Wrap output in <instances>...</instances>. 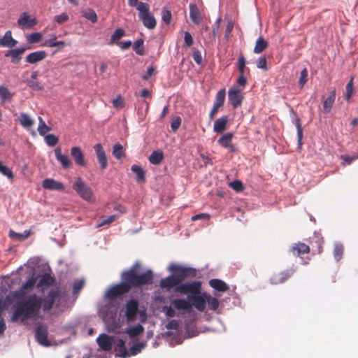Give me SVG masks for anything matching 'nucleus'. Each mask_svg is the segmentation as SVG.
I'll return each instance as SVG.
<instances>
[{
  "label": "nucleus",
  "instance_id": "f257e3e1",
  "mask_svg": "<svg viewBox=\"0 0 358 358\" xmlns=\"http://www.w3.org/2000/svg\"><path fill=\"white\" fill-rule=\"evenodd\" d=\"M37 276L32 273L17 289L12 294L15 300L14 310L11 317L13 322H24L29 319H36L40 317L42 297L31 292L36 284Z\"/></svg>",
  "mask_w": 358,
  "mask_h": 358
},
{
  "label": "nucleus",
  "instance_id": "f03ea898",
  "mask_svg": "<svg viewBox=\"0 0 358 358\" xmlns=\"http://www.w3.org/2000/svg\"><path fill=\"white\" fill-rule=\"evenodd\" d=\"M140 266V263L136 262L130 269L122 273V280H124L129 287V290L133 287H141L142 285L151 284L152 282L153 275L151 270H148L146 272L141 274H137L136 271Z\"/></svg>",
  "mask_w": 358,
  "mask_h": 358
},
{
  "label": "nucleus",
  "instance_id": "7ed1b4c3",
  "mask_svg": "<svg viewBox=\"0 0 358 358\" xmlns=\"http://www.w3.org/2000/svg\"><path fill=\"white\" fill-rule=\"evenodd\" d=\"M139 303L137 299H131L126 302L120 311V314L123 313L127 322H131L136 320L138 314L140 316V320L143 322L146 320L147 314L145 310H138Z\"/></svg>",
  "mask_w": 358,
  "mask_h": 358
},
{
  "label": "nucleus",
  "instance_id": "20e7f679",
  "mask_svg": "<svg viewBox=\"0 0 358 358\" xmlns=\"http://www.w3.org/2000/svg\"><path fill=\"white\" fill-rule=\"evenodd\" d=\"M145 347V343L136 341L134 342L129 350H127L125 347V341L119 338L115 341L114 348L117 356L127 358L138 355Z\"/></svg>",
  "mask_w": 358,
  "mask_h": 358
},
{
  "label": "nucleus",
  "instance_id": "39448f33",
  "mask_svg": "<svg viewBox=\"0 0 358 358\" xmlns=\"http://www.w3.org/2000/svg\"><path fill=\"white\" fill-rule=\"evenodd\" d=\"M138 17L142 21L143 25L148 29H153L157 24L156 20L150 12V6L147 3L140 2L138 4Z\"/></svg>",
  "mask_w": 358,
  "mask_h": 358
},
{
  "label": "nucleus",
  "instance_id": "423d86ee",
  "mask_svg": "<svg viewBox=\"0 0 358 358\" xmlns=\"http://www.w3.org/2000/svg\"><path fill=\"white\" fill-rule=\"evenodd\" d=\"M72 187L83 199L87 201H94L92 190L81 178L76 179Z\"/></svg>",
  "mask_w": 358,
  "mask_h": 358
},
{
  "label": "nucleus",
  "instance_id": "0eeeda50",
  "mask_svg": "<svg viewBox=\"0 0 358 358\" xmlns=\"http://www.w3.org/2000/svg\"><path fill=\"white\" fill-rule=\"evenodd\" d=\"M201 289V283L199 281H191L187 282H181L175 289V292L182 294L194 295L200 294Z\"/></svg>",
  "mask_w": 358,
  "mask_h": 358
},
{
  "label": "nucleus",
  "instance_id": "6e6552de",
  "mask_svg": "<svg viewBox=\"0 0 358 358\" xmlns=\"http://www.w3.org/2000/svg\"><path fill=\"white\" fill-rule=\"evenodd\" d=\"M61 292L59 288L51 289L48 295L42 298L41 308L44 312L49 311L52 309L53 304L59 301Z\"/></svg>",
  "mask_w": 358,
  "mask_h": 358
},
{
  "label": "nucleus",
  "instance_id": "1a4fd4ad",
  "mask_svg": "<svg viewBox=\"0 0 358 358\" xmlns=\"http://www.w3.org/2000/svg\"><path fill=\"white\" fill-rule=\"evenodd\" d=\"M168 269L174 274L176 278L180 279V283H181L185 278L195 275V269L183 267L176 264H170Z\"/></svg>",
  "mask_w": 358,
  "mask_h": 358
},
{
  "label": "nucleus",
  "instance_id": "9d476101",
  "mask_svg": "<svg viewBox=\"0 0 358 358\" xmlns=\"http://www.w3.org/2000/svg\"><path fill=\"white\" fill-rule=\"evenodd\" d=\"M129 291V287L127 285L124 280H122L121 283L108 289L105 294V296L109 299H114Z\"/></svg>",
  "mask_w": 358,
  "mask_h": 358
},
{
  "label": "nucleus",
  "instance_id": "9b49d317",
  "mask_svg": "<svg viewBox=\"0 0 358 358\" xmlns=\"http://www.w3.org/2000/svg\"><path fill=\"white\" fill-rule=\"evenodd\" d=\"M206 294H196L194 295H188L187 299L192 305L199 311L203 312L206 308Z\"/></svg>",
  "mask_w": 358,
  "mask_h": 358
},
{
  "label": "nucleus",
  "instance_id": "f8f14e48",
  "mask_svg": "<svg viewBox=\"0 0 358 358\" xmlns=\"http://www.w3.org/2000/svg\"><path fill=\"white\" fill-rule=\"evenodd\" d=\"M228 99L234 108L241 105L243 99V94L238 87H231L228 91Z\"/></svg>",
  "mask_w": 358,
  "mask_h": 358
},
{
  "label": "nucleus",
  "instance_id": "ddd939ff",
  "mask_svg": "<svg viewBox=\"0 0 358 358\" xmlns=\"http://www.w3.org/2000/svg\"><path fill=\"white\" fill-rule=\"evenodd\" d=\"M36 24V19L35 17H31L27 12L22 13L17 20L18 26L22 29H31Z\"/></svg>",
  "mask_w": 358,
  "mask_h": 358
},
{
  "label": "nucleus",
  "instance_id": "4468645a",
  "mask_svg": "<svg viewBox=\"0 0 358 358\" xmlns=\"http://www.w3.org/2000/svg\"><path fill=\"white\" fill-rule=\"evenodd\" d=\"M37 342L43 346H50V342L48 339V328L45 326H38L35 332Z\"/></svg>",
  "mask_w": 358,
  "mask_h": 358
},
{
  "label": "nucleus",
  "instance_id": "2eb2a0df",
  "mask_svg": "<svg viewBox=\"0 0 358 358\" xmlns=\"http://www.w3.org/2000/svg\"><path fill=\"white\" fill-rule=\"evenodd\" d=\"M42 187L45 189L52 191H64V185L53 178H45L42 182Z\"/></svg>",
  "mask_w": 358,
  "mask_h": 358
},
{
  "label": "nucleus",
  "instance_id": "dca6fc26",
  "mask_svg": "<svg viewBox=\"0 0 358 358\" xmlns=\"http://www.w3.org/2000/svg\"><path fill=\"white\" fill-rule=\"evenodd\" d=\"M96 342L103 350L109 351L111 350L113 345H115V341L113 342V337L102 334L97 338Z\"/></svg>",
  "mask_w": 358,
  "mask_h": 358
},
{
  "label": "nucleus",
  "instance_id": "f3484780",
  "mask_svg": "<svg viewBox=\"0 0 358 358\" xmlns=\"http://www.w3.org/2000/svg\"><path fill=\"white\" fill-rule=\"evenodd\" d=\"M234 136V134L228 132L221 136L217 140V143L222 147L227 148L231 152H235L236 148L235 145L231 143V140Z\"/></svg>",
  "mask_w": 358,
  "mask_h": 358
},
{
  "label": "nucleus",
  "instance_id": "a211bd4d",
  "mask_svg": "<svg viewBox=\"0 0 358 358\" xmlns=\"http://www.w3.org/2000/svg\"><path fill=\"white\" fill-rule=\"evenodd\" d=\"M180 285V279H178L176 278L174 274L165 278H162L160 280L159 285L162 289H166L167 290L174 288Z\"/></svg>",
  "mask_w": 358,
  "mask_h": 358
},
{
  "label": "nucleus",
  "instance_id": "6ab92c4d",
  "mask_svg": "<svg viewBox=\"0 0 358 358\" xmlns=\"http://www.w3.org/2000/svg\"><path fill=\"white\" fill-rule=\"evenodd\" d=\"M94 149L95 150L98 162L100 164L101 169L102 170L105 169L108 166V162L103 146L100 143H97L94 146Z\"/></svg>",
  "mask_w": 358,
  "mask_h": 358
},
{
  "label": "nucleus",
  "instance_id": "aec40b11",
  "mask_svg": "<svg viewBox=\"0 0 358 358\" xmlns=\"http://www.w3.org/2000/svg\"><path fill=\"white\" fill-rule=\"evenodd\" d=\"M71 155L78 166H85L86 165L83 152L79 147H73L71 150Z\"/></svg>",
  "mask_w": 358,
  "mask_h": 358
},
{
  "label": "nucleus",
  "instance_id": "412c9836",
  "mask_svg": "<svg viewBox=\"0 0 358 358\" xmlns=\"http://www.w3.org/2000/svg\"><path fill=\"white\" fill-rule=\"evenodd\" d=\"M55 155L57 160L62 164V167L65 169H69L71 166V162L67 155L62 153L60 148H57L55 150Z\"/></svg>",
  "mask_w": 358,
  "mask_h": 358
},
{
  "label": "nucleus",
  "instance_id": "4be33fe9",
  "mask_svg": "<svg viewBox=\"0 0 358 358\" xmlns=\"http://www.w3.org/2000/svg\"><path fill=\"white\" fill-rule=\"evenodd\" d=\"M45 57L46 52L44 50L36 51L29 54L26 57V61L29 64H34L42 61Z\"/></svg>",
  "mask_w": 358,
  "mask_h": 358
},
{
  "label": "nucleus",
  "instance_id": "5701e85b",
  "mask_svg": "<svg viewBox=\"0 0 358 358\" xmlns=\"http://www.w3.org/2000/svg\"><path fill=\"white\" fill-rule=\"evenodd\" d=\"M227 122L228 117L227 115L217 119L214 122L213 131L217 134L222 133L227 128Z\"/></svg>",
  "mask_w": 358,
  "mask_h": 358
},
{
  "label": "nucleus",
  "instance_id": "b1692460",
  "mask_svg": "<svg viewBox=\"0 0 358 358\" xmlns=\"http://www.w3.org/2000/svg\"><path fill=\"white\" fill-rule=\"evenodd\" d=\"M171 304L177 310H189L192 308V305L187 299H175L171 301Z\"/></svg>",
  "mask_w": 358,
  "mask_h": 358
},
{
  "label": "nucleus",
  "instance_id": "393cba45",
  "mask_svg": "<svg viewBox=\"0 0 358 358\" xmlns=\"http://www.w3.org/2000/svg\"><path fill=\"white\" fill-rule=\"evenodd\" d=\"M25 50V48L10 50L6 52L5 56L10 57L13 64H18L21 59V55L24 53Z\"/></svg>",
  "mask_w": 358,
  "mask_h": 358
},
{
  "label": "nucleus",
  "instance_id": "a878e982",
  "mask_svg": "<svg viewBox=\"0 0 358 358\" xmlns=\"http://www.w3.org/2000/svg\"><path fill=\"white\" fill-rule=\"evenodd\" d=\"M54 282L55 278L46 273L41 276L36 286L38 289L41 288L43 291L45 287L52 285Z\"/></svg>",
  "mask_w": 358,
  "mask_h": 358
},
{
  "label": "nucleus",
  "instance_id": "bb28decb",
  "mask_svg": "<svg viewBox=\"0 0 358 358\" xmlns=\"http://www.w3.org/2000/svg\"><path fill=\"white\" fill-rule=\"evenodd\" d=\"M17 41L12 37L10 31H7L1 40V46L13 48L17 44Z\"/></svg>",
  "mask_w": 358,
  "mask_h": 358
},
{
  "label": "nucleus",
  "instance_id": "cd10ccee",
  "mask_svg": "<svg viewBox=\"0 0 358 358\" xmlns=\"http://www.w3.org/2000/svg\"><path fill=\"white\" fill-rule=\"evenodd\" d=\"M189 17L194 24H200L201 21V13L196 4H189Z\"/></svg>",
  "mask_w": 358,
  "mask_h": 358
},
{
  "label": "nucleus",
  "instance_id": "c85d7f7f",
  "mask_svg": "<svg viewBox=\"0 0 358 358\" xmlns=\"http://www.w3.org/2000/svg\"><path fill=\"white\" fill-rule=\"evenodd\" d=\"M209 285L214 289L222 292H226L229 289V286L220 279H211L209 281Z\"/></svg>",
  "mask_w": 358,
  "mask_h": 358
},
{
  "label": "nucleus",
  "instance_id": "c756f323",
  "mask_svg": "<svg viewBox=\"0 0 358 358\" xmlns=\"http://www.w3.org/2000/svg\"><path fill=\"white\" fill-rule=\"evenodd\" d=\"M335 99L336 92L335 90H333L330 92L329 96L323 102L324 113H329L331 111L333 104L335 101Z\"/></svg>",
  "mask_w": 358,
  "mask_h": 358
},
{
  "label": "nucleus",
  "instance_id": "7c9ffc66",
  "mask_svg": "<svg viewBox=\"0 0 358 358\" xmlns=\"http://www.w3.org/2000/svg\"><path fill=\"white\" fill-rule=\"evenodd\" d=\"M310 248L305 243H298L292 247V252L294 255L299 256L301 254L308 253Z\"/></svg>",
  "mask_w": 358,
  "mask_h": 358
},
{
  "label": "nucleus",
  "instance_id": "2f4dec72",
  "mask_svg": "<svg viewBox=\"0 0 358 358\" xmlns=\"http://www.w3.org/2000/svg\"><path fill=\"white\" fill-rule=\"evenodd\" d=\"M268 47V42L262 36H259L255 43L254 48V52L255 54H259L262 52Z\"/></svg>",
  "mask_w": 358,
  "mask_h": 358
},
{
  "label": "nucleus",
  "instance_id": "473e14b6",
  "mask_svg": "<svg viewBox=\"0 0 358 358\" xmlns=\"http://www.w3.org/2000/svg\"><path fill=\"white\" fill-rule=\"evenodd\" d=\"M164 157V154L162 151L157 150L154 151L151 153V155L149 156V162L152 164L157 165L161 163Z\"/></svg>",
  "mask_w": 358,
  "mask_h": 358
},
{
  "label": "nucleus",
  "instance_id": "72a5a7b5",
  "mask_svg": "<svg viewBox=\"0 0 358 358\" xmlns=\"http://www.w3.org/2000/svg\"><path fill=\"white\" fill-rule=\"evenodd\" d=\"M225 96V89H221L220 90H219L216 94L213 106L218 108L221 107L224 103Z\"/></svg>",
  "mask_w": 358,
  "mask_h": 358
},
{
  "label": "nucleus",
  "instance_id": "f704fd0d",
  "mask_svg": "<svg viewBox=\"0 0 358 358\" xmlns=\"http://www.w3.org/2000/svg\"><path fill=\"white\" fill-rule=\"evenodd\" d=\"M131 170L134 174H136L137 181L138 182L145 181V172L140 166L136 164L132 165Z\"/></svg>",
  "mask_w": 358,
  "mask_h": 358
},
{
  "label": "nucleus",
  "instance_id": "c9c22d12",
  "mask_svg": "<svg viewBox=\"0 0 358 358\" xmlns=\"http://www.w3.org/2000/svg\"><path fill=\"white\" fill-rule=\"evenodd\" d=\"M20 122L23 127L28 128L33 125L34 120L27 113H22L20 116Z\"/></svg>",
  "mask_w": 358,
  "mask_h": 358
},
{
  "label": "nucleus",
  "instance_id": "e433bc0d",
  "mask_svg": "<svg viewBox=\"0 0 358 358\" xmlns=\"http://www.w3.org/2000/svg\"><path fill=\"white\" fill-rule=\"evenodd\" d=\"M144 331L141 324H136L127 329V333L130 337H135L141 334Z\"/></svg>",
  "mask_w": 358,
  "mask_h": 358
},
{
  "label": "nucleus",
  "instance_id": "4c0bfd02",
  "mask_svg": "<svg viewBox=\"0 0 358 358\" xmlns=\"http://www.w3.org/2000/svg\"><path fill=\"white\" fill-rule=\"evenodd\" d=\"M38 122L37 130L41 136H45L51 130V128L45 123L41 117H38Z\"/></svg>",
  "mask_w": 358,
  "mask_h": 358
},
{
  "label": "nucleus",
  "instance_id": "58836bf2",
  "mask_svg": "<svg viewBox=\"0 0 358 358\" xmlns=\"http://www.w3.org/2000/svg\"><path fill=\"white\" fill-rule=\"evenodd\" d=\"M30 235V231L29 230H25L23 233H16L12 230L9 231V236L13 239H16L17 241H24Z\"/></svg>",
  "mask_w": 358,
  "mask_h": 358
},
{
  "label": "nucleus",
  "instance_id": "ea45409f",
  "mask_svg": "<svg viewBox=\"0 0 358 358\" xmlns=\"http://www.w3.org/2000/svg\"><path fill=\"white\" fill-rule=\"evenodd\" d=\"M292 112L295 117L294 122L295 123L296 130H297L298 143H299V145H301L302 136H303V131H302V128H301V123H300V119L297 117L296 113L293 110H292Z\"/></svg>",
  "mask_w": 358,
  "mask_h": 358
},
{
  "label": "nucleus",
  "instance_id": "a19ab883",
  "mask_svg": "<svg viewBox=\"0 0 358 358\" xmlns=\"http://www.w3.org/2000/svg\"><path fill=\"white\" fill-rule=\"evenodd\" d=\"M206 303L208 306V308L212 310H216L219 306L218 299L208 294H206Z\"/></svg>",
  "mask_w": 358,
  "mask_h": 358
},
{
  "label": "nucleus",
  "instance_id": "79ce46f5",
  "mask_svg": "<svg viewBox=\"0 0 358 358\" xmlns=\"http://www.w3.org/2000/svg\"><path fill=\"white\" fill-rule=\"evenodd\" d=\"M83 16L87 20L94 23L97 21L96 13L91 8H87L83 11Z\"/></svg>",
  "mask_w": 358,
  "mask_h": 358
},
{
  "label": "nucleus",
  "instance_id": "37998d69",
  "mask_svg": "<svg viewBox=\"0 0 358 358\" xmlns=\"http://www.w3.org/2000/svg\"><path fill=\"white\" fill-rule=\"evenodd\" d=\"M113 155L117 159H120L124 157L123 147L121 144L116 143L114 145L113 148Z\"/></svg>",
  "mask_w": 358,
  "mask_h": 358
},
{
  "label": "nucleus",
  "instance_id": "c03bdc74",
  "mask_svg": "<svg viewBox=\"0 0 358 358\" xmlns=\"http://www.w3.org/2000/svg\"><path fill=\"white\" fill-rule=\"evenodd\" d=\"M294 273L293 271H283L281 272L279 275L280 277L278 278H273L271 280L272 283L277 284V283H282L285 282L292 273Z\"/></svg>",
  "mask_w": 358,
  "mask_h": 358
},
{
  "label": "nucleus",
  "instance_id": "a18cd8bd",
  "mask_svg": "<svg viewBox=\"0 0 358 358\" xmlns=\"http://www.w3.org/2000/svg\"><path fill=\"white\" fill-rule=\"evenodd\" d=\"M124 34H125V31L123 29L118 28V29H115L114 33L110 36L109 44L114 43L116 41H118L122 37H123L124 36Z\"/></svg>",
  "mask_w": 358,
  "mask_h": 358
},
{
  "label": "nucleus",
  "instance_id": "49530a36",
  "mask_svg": "<svg viewBox=\"0 0 358 358\" xmlns=\"http://www.w3.org/2000/svg\"><path fill=\"white\" fill-rule=\"evenodd\" d=\"M133 48L137 55H143L145 53L143 40V39L137 40L134 43V45H133Z\"/></svg>",
  "mask_w": 358,
  "mask_h": 358
},
{
  "label": "nucleus",
  "instance_id": "de8ad7c7",
  "mask_svg": "<svg viewBox=\"0 0 358 358\" xmlns=\"http://www.w3.org/2000/svg\"><path fill=\"white\" fill-rule=\"evenodd\" d=\"M13 94L10 92L7 87L4 86H0V97L3 102L10 100Z\"/></svg>",
  "mask_w": 358,
  "mask_h": 358
},
{
  "label": "nucleus",
  "instance_id": "09e8293b",
  "mask_svg": "<svg viewBox=\"0 0 358 358\" xmlns=\"http://www.w3.org/2000/svg\"><path fill=\"white\" fill-rule=\"evenodd\" d=\"M343 252V245L339 243H336L334 245V256L335 259L337 262L341 259Z\"/></svg>",
  "mask_w": 358,
  "mask_h": 358
},
{
  "label": "nucleus",
  "instance_id": "8fccbe9b",
  "mask_svg": "<svg viewBox=\"0 0 358 358\" xmlns=\"http://www.w3.org/2000/svg\"><path fill=\"white\" fill-rule=\"evenodd\" d=\"M43 35L40 32L31 33L27 37V40L29 43H36L42 39Z\"/></svg>",
  "mask_w": 358,
  "mask_h": 358
},
{
  "label": "nucleus",
  "instance_id": "3c124183",
  "mask_svg": "<svg viewBox=\"0 0 358 358\" xmlns=\"http://www.w3.org/2000/svg\"><path fill=\"white\" fill-rule=\"evenodd\" d=\"M0 173L11 180L14 177L12 170L8 166L3 165L1 162H0Z\"/></svg>",
  "mask_w": 358,
  "mask_h": 358
},
{
  "label": "nucleus",
  "instance_id": "603ef678",
  "mask_svg": "<svg viewBox=\"0 0 358 358\" xmlns=\"http://www.w3.org/2000/svg\"><path fill=\"white\" fill-rule=\"evenodd\" d=\"M85 280L83 279H77L73 283V294H78L83 287Z\"/></svg>",
  "mask_w": 358,
  "mask_h": 358
},
{
  "label": "nucleus",
  "instance_id": "864d4df0",
  "mask_svg": "<svg viewBox=\"0 0 358 358\" xmlns=\"http://www.w3.org/2000/svg\"><path fill=\"white\" fill-rule=\"evenodd\" d=\"M345 90H346V92L345 94V99L348 101L351 98V96L353 94V91H354L353 78H351L350 80L347 83L346 87H345Z\"/></svg>",
  "mask_w": 358,
  "mask_h": 358
},
{
  "label": "nucleus",
  "instance_id": "5fc2aeb1",
  "mask_svg": "<svg viewBox=\"0 0 358 358\" xmlns=\"http://www.w3.org/2000/svg\"><path fill=\"white\" fill-rule=\"evenodd\" d=\"M308 70L306 68H304L301 71L300 77L299 79V86L301 88H303V86L305 85V84L306 83L307 79H308Z\"/></svg>",
  "mask_w": 358,
  "mask_h": 358
},
{
  "label": "nucleus",
  "instance_id": "6e6d98bb",
  "mask_svg": "<svg viewBox=\"0 0 358 358\" xmlns=\"http://www.w3.org/2000/svg\"><path fill=\"white\" fill-rule=\"evenodd\" d=\"M45 143L51 147L55 146L59 141L58 138L54 134H48L45 136Z\"/></svg>",
  "mask_w": 358,
  "mask_h": 358
},
{
  "label": "nucleus",
  "instance_id": "4d7b16f0",
  "mask_svg": "<svg viewBox=\"0 0 358 358\" xmlns=\"http://www.w3.org/2000/svg\"><path fill=\"white\" fill-rule=\"evenodd\" d=\"M171 12L169 10L163 8L162 11V21L166 24H169L171 20Z\"/></svg>",
  "mask_w": 358,
  "mask_h": 358
},
{
  "label": "nucleus",
  "instance_id": "13d9d810",
  "mask_svg": "<svg viewBox=\"0 0 358 358\" xmlns=\"http://www.w3.org/2000/svg\"><path fill=\"white\" fill-rule=\"evenodd\" d=\"M257 68L261 69L264 71L268 70L267 61L265 57H261L257 59Z\"/></svg>",
  "mask_w": 358,
  "mask_h": 358
},
{
  "label": "nucleus",
  "instance_id": "bf43d9fd",
  "mask_svg": "<svg viewBox=\"0 0 358 358\" xmlns=\"http://www.w3.org/2000/svg\"><path fill=\"white\" fill-rule=\"evenodd\" d=\"M115 218H116V215H110L108 217L103 219L100 222L97 223L96 227L99 228L106 224H108L113 222L115 220Z\"/></svg>",
  "mask_w": 358,
  "mask_h": 358
},
{
  "label": "nucleus",
  "instance_id": "052dcab7",
  "mask_svg": "<svg viewBox=\"0 0 358 358\" xmlns=\"http://www.w3.org/2000/svg\"><path fill=\"white\" fill-rule=\"evenodd\" d=\"M238 71L240 74H244L245 67V59L243 55H241L238 57Z\"/></svg>",
  "mask_w": 358,
  "mask_h": 358
},
{
  "label": "nucleus",
  "instance_id": "680f3d73",
  "mask_svg": "<svg viewBox=\"0 0 358 358\" xmlns=\"http://www.w3.org/2000/svg\"><path fill=\"white\" fill-rule=\"evenodd\" d=\"M162 311L167 317H173L176 315V312L172 306H165L162 308Z\"/></svg>",
  "mask_w": 358,
  "mask_h": 358
},
{
  "label": "nucleus",
  "instance_id": "e2e57ef3",
  "mask_svg": "<svg viewBox=\"0 0 358 358\" xmlns=\"http://www.w3.org/2000/svg\"><path fill=\"white\" fill-rule=\"evenodd\" d=\"M69 18V15L66 13H63L60 15H56L55 17V20L58 24H63V23L66 22V21H68Z\"/></svg>",
  "mask_w": 358,
  "mask_h": 358
},
{
  "label": "nucleus",
  "instance_id": "0e129e2a",
  "mask_svg": "<svg viewBox=\"0 0 358 358\" xmlns=\"http://www.w3.org/2000/svg\"><path fill=\"white\" fill-rule=\"evenodd\" d=\"M27 85L35 90H41L43 88V85L40 83L34 80H29L27 82Z\"/></svg>",
  "mask_w": 358,
  "mask_h": 358
},
{
  "label": "nucleus",
  "instance_id": "69168bd1",
  "mask_svg": "<svg viewBox=\"0 0 358 358\" xmlns=\"http://www.w3.org/2000/svg\"><path fill=\"white\" fill-rule=\"evenodd\" d=\"M57 41V36L55 35H52L50 38L46 39L43 41V46L53 48V44Z\"/></svg>",
  "mask_w": 358,
  "mask_h": 358
},
{
  "label": "nucleus",
  "instance_id": "338daca9",
  "mask_svg": "<svg viewBox=\"0 0 358 358\" xmlns=\"http://www.w3.org/2000/svg\"><path fill=\"white\" fill-rule=\"evenodd\" d=\"M229 186L237 192H240L243 189L242 182L239 180L230 182Z\"/></svg>",
  "mask_w": 358,
  "mask_h": 358
},
{
  "label": "nucleus",
  "instance_id": "774afa93",
  "mask_svg": "<svg viewBox=\"0 0 358 358\" xmlns=\"http://www.w3.org/2000/svg\"><path fill=\"white\" fill-rule=\"evenodd\" d=\"M185 44L187 47H190L193 44V38L189 32L185 31L184 34Z\"/></svg>",
  "mask_w": 358,
  "mask_h": 358
}]
</instances>
